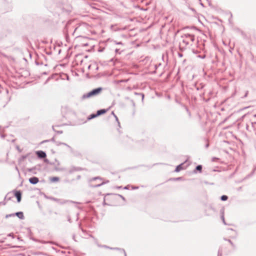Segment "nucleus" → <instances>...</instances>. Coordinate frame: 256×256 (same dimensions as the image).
<instances>
[{"label": "nucleus", "mask_w": 256, "mask_h": 256, "mask_svg": "<svg viewBox=\"0 0 256 256\" xmlns=\"http://www.w3.org/2000/svg\"><path fill=\"white\" fill-rule=\"evenodd\" d=\"M14 215L16 216L20 219H24V216L23 212H17L15 214H7V215H6V218H8L10 216H14Z\"/></svg>", "instance_id": "obj_2"}, {"label": "nucleus", "mask_w": 256, "mask_h": 256, "mask_svg": "<svg viewBox=\"0 0 256 256\" xmlns=\"http://www.w3.org/2000/svg\"><path fill=\"white\" fill-rule=\"evenodd\" d=\"M29 181L31 184H36L38 182V179L36 177L31 178L29 179Z\"/></svg>", "instance_id": "obj_5"}, {"label": "nucleus", "mask_w": 256, "mask_h": 256, "mask_svg": "<svg viewBox=\"0 0 256 256\" xmlns=\"http://www.w3.org/2000/svg\"><path fill=\"white\" fill-rule=\"evenodd\" d=\"M182 164H181L178 165V166L176 168L175 171H176V172H180V170H182L183 169L182 166Z\"/></svg>", "instance_id": "obj_7"}, {"label": "nucleus", "mask_w": 256, "mask_h": 256, "mask_svg": "<svg viewBox=\"0 0 256 256\" xmlns=\"http://www.w3.org/2000/svg\"><path fill=\"white\" fill-rule=\"evenodd\" d=\"M102 88H98L96 89L93 90L91 92L84 94L82 98L84 100L99 94L102 91Z\"/></svg>", "instance_id": "obj_1"}, {"label": "nucleus", "mask_w": 256, "mask_h": 256, "mask_svg": "<svg viewBox=\"0 0 256 256\" xmlns=\"http://www.w3.org/2000/svg\"><path fill=\"white\" fill-rule=\"evenodd\" d=\"M102 184V182H100V184H96L97 186H100Z\"/></svg>", "instance_id": "obj_12"}, {"label": "nucleus", "mask_w": 256, "mask_h": 256, "mask_svg": "<svg viewBox=\"0 0 256 256\" xmlns=\"http://www.w3.org/2000/svg\"><path fill=\"white\" fill-rule=\"evenodd\" d=\"M228 196H226L224 195L222 196L221 200L223 201L226 200H228Z\"/></svg>", "instance_id": "obj_11"}, {"label": "nucleus", "mask_w": 256, "mask_h": 256, "mask_svg": "<svg viewBox=\"0 0 256 256\" xmlns=\"http://www.w3.org/2000/svg\"><path fill=\"white\" fill-rule=\"evenodd\" d=\"M196 170L198 171H199L200 172H202V166L200 165H199V166H198L196 167Z\"/></svg>", "instance_id": "obj_10"}, {"label": "nucleus", "mask_w": 256, "mask_h": 256, "mask_svg": "<svg viewBox=\"0 0 256 256\" xmlns=\"http://www.w3.org/2000/svg\"><path fill=\"white\" fill-rule=\"evenodd\" d=\"M98 116L97 115V114H90L88 118V120H90L91 119H92L94 118H96V116Z\"/></svg>", "instance_id": "obj_8"}, {"label": "nucleus", "mask_w": 256, "mask_h": 256, "mask_svg": "<svg viewBox=\"0 0 256 256\" xmlns=\"http://www.w3.org/2000/svg\"><path fill=\"white\" fill-rule=\"evenodd\" d=\"M116 196H112V198L114 199L116 198Z\"/></svg>", "instance_id": "obj_13"}, {"label": "nucleus", "mask_w": 256, "mask_h": 256, "mask_svg": "<svg viewBox=\"0 0 256 256\" xmlns=\"http://www.w3.org/2000/svg\"><path fill=\"white\" fill-rule=\"evenodd\" d=\"M97 179H98L97 178H94V179L92 180V181H94V180H96Z\"/></svg>", "instance_id": "obj_14"}, {"label": "nucleus", "mask_w": 256, "mask_h": 256, "mask_svg": "<svg viewBox=\"0 0 256 256\" xmlns=\"http://www.w3.org/2000/svg\"><path fill=\"white\" fill-rule=\"evenodd\" d=\"M14 196L16 198L18 202H20L22 198V193L20 191H16L14 192Z\"/></svg>", "instance_id": "obj_3"}, {"label": "nucleus", "mask_w": 256, "mask_h": 256, "mask_svg": "<svg viewBox=\"0 0 256 256\" xmlns=\"http://www.w3.org/2000/svg\"><path fill=\"white\" fill-rule=\"evenodd\" d=\"M50 180L52 182H56L59 180V178L58 177H52L50 178Z\"/></svg>", "instance_id": "obj_9"}, {"label": "nucleus", "mask_w": 256, "mask_h": 256, "mask_svg": "<svg viewBox=\"0 0 256 256\" xmlns=\"http://www.w3.org/2000/svg\"><path fill=\"white\" fill-rule=\"evenodd\" d=\"M107 112V110L102 109L97 111V115L100 116L101 114H105Z\"/></svg>", "instance_id": "obj_6"}, {"label": "nucleus", "mask_w": 256, "mask_h": 256, "mask_svg": "<svg viewBox=\"0 0 256 256\" xmlns=\"http://www.w3.org/2000/svg\"><path fill=\"white\" fill-rule=\"evenodd\" d=\"M36 154L40 158H44L46 157V153L42 151H38Z\"/></svg>", "instance_id": "obj_4"}]
</instances>
